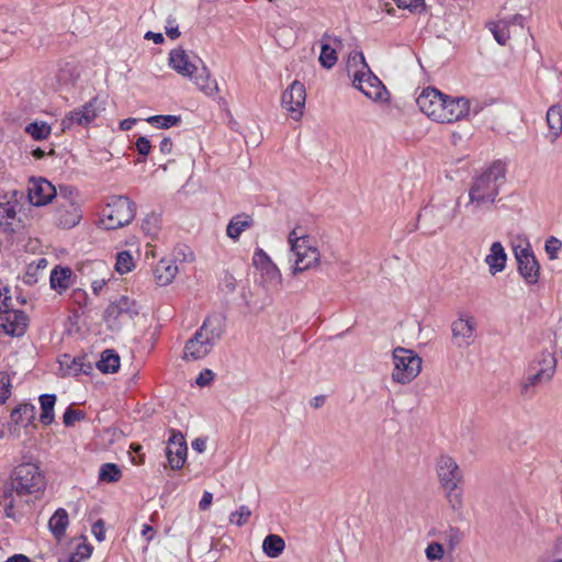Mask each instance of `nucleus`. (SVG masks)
I'll return each instance as SVG.
<instances>
[{
  "mask_svg": "<svg viewBox=\"0 0 562 562\" xmlns=\"http://www.w3.org/2000/svg\"><path fill=\"white\" fill-rule=\"evenodd\" d=\"M135 212L136 205L127 196H112L102 210L100 223L105 229H117L130 224Z\"/></svg>",
  "mask_w": 562,
  "mask_h": 562,
  "instance_id": "6e6552de",
  "label": "nucleus"
},
{
  "mask_svg": "<svg viewBox=\"0 0 562 562\" xmlns=\"http://www.w3.org/2000/svg\"><path fill=\"white\" fill-rule=\"evenodd\" d=\"M484 261L488 267L491 276H496L505 270L507 265V254L501 241L492 243Z\"/></svg>",
  "mask_w": 562,
  "mask_h": 562,
  "instance_id": "b1692460",
  "label": "nucleus"
},
{
  "mask_svg": "<svg viewBox=\"0 0 562 562\" xmlns=\"http://www.w3.org/2000/svg\"><path fill=\"white\" fill-rule=\"evenodd\" d=\"M135 267L134 258L130 251H120L116 255L115 270L120 274L132 271Z\"/></svg>",
  "mask_w": 562,
  "mask_h": 562,
  "instance_id": "79ce46f5",
  "label": "nucleus"
},
{
  "mask_svg": "<svg viewBox=\"0 0 562 562\" xmlns=\"http://www.w3.org/2000/svg\"><path fill=\"white\" fill-rule=\"evenodd\" d=\"M562 248V243L560 239L555 237H550L546 240L544 250L548 254L550 260H554L558 258V254Z\"/></svg>",
  "mask_w": 562,
  "mask_h": 562,
  "instance_id": "3c124183",
  "label": "nucleus"
},
{
  "mask_svg": "<svg viewBox=\"0 0 562 562\" xmlns=\"http://www.w3.org/2000/svg\"><path fill=\"white\" fill-rule=\"evenodd\" d=\"M252 263L260 272L261 282L266 286H278L281 284V272L263 249L257 248L255 250Z\"/></svg>",
  "mask_w": 562,
  "mask_h": 562,
  "instance_id": "2eb2a0df",
  "label": "nucleus"
},
{
  "mask_svg": "<svg viewBox=\"0 0 562 562\" xmlns=\"http://www.w3.org/2000/svg\"><path fill=\"white\" fill-rule=\"evenodd\" d=\"M36 416V408L32 404H21L11 413V419L14 424L26 427Z\"/></svg>",
  "mask_w": 562,
  "mask_h": 562,
  "instance_id": "72a5a7b5",
  "label": "nucleus"
},
{
  "mask_svg": "<svg viewBox=\"0 0 562 562\" xmlns=\"http://www.w3.org/2000/svg\"><path fill=\"white\" fill-rule=\"evenodd\" d=\"M57 196L56 188L44 178H31L27 186V198L32 205L44 206Z\"/></svg>",
  "mask_w": 562,
  "mask_h": 562,
  "instance_id": "dca6fc26",
  "label": "nucleus"
},
{
  "mask_svg": "<svg viewBox=\"0 0 562 562\" xmlns=\"http://www.w3.org/2000/svg\"><path fill=\"white\" fill-rule=\"evenodd\" d=\"M436 471L441 488L459 486L462 474L454 459H439Z\"/></svg>",
  "mask_w": 562,
  "mask_h": 562,
  "instance_id": "6ab92c4d",
  "label": "nucleus"
},
{
  "mask_svg": "<svg viewBox=\"0 0 562 562\" xmlns=\"http://www.w3.org/2000/svg\"><path fill=\"white\" fill-rule=\"evenodd\" d=\"M505 175L502 168L492 166L473 180L469 190L467 207L471 213L490 210L504 183Z\"/></svg>",
  "mask_w": 562,
  "mask_h": 562,
  "instance_id": "7ed1b4c3",
  "label": "nucleus"
},
{
  "mask_svg": "<svg viewBox=\"0 0 562 562\" xmlns=\"http://www.w3.org/2000/svg\"><path fill=\"white\" fill-rule=\"evenodd\" d=\"M91 554V547L89 544L82 543L78 546L76 555H80V559H86Z\"/></svg>",
  "mask_w": 562,
  "mask_h": 562,
  "instance_id": "69168bd1",
  "label": "nucleus"
},
{
  "mask_svg": "<svg viewBox=\"0 0 562 562\" xmlns=\"http://www.w3.org/2000/svg\"><path fill=\"white\" fill-rule=\"evenodd\" d=\"M224 318L214 314L207 316L201 327L184 346L186 360H200L206 357L224 333Z\"/></svg>",
  "mask_w": 562,
  "mask_h": 562,
  "instance_id": "39448f33",
  "label": "nucleus"
},
{
  "mask_svg": "<svg viewBox=\"0 0 562 562\" xmlns=\"http://www.w3.org/2000/svg\"><path fill=\"white\" fill-rule=\"evenodd\" d=\"M288 241L290 245L291 254L293 256L294 274L316 268L318 266L321 254L310 236L303 234L301 229L294 228L289 234Z\"/></svg>",
  "mask_w": 562,
  "mask_h": 562,
  "instance_id": "423d86ee",
  "label": "nucleus"
},
{
  "mask_svg": "<svg viewBox=\"0 0 562 562\" xmlns=\"http://www.w3.org/2000/svg\"><path fill=\"white\" fill-rule=\"evenodd\" d=\"M11 394V382L8 375L0 373V404H3Z\"/></svg>",
  "mask_w": 562,
  "mask_h": 562,
  "instance_id": "603ef678",
  "label": "nucleus"
},
{
  "mask_svg": "<svg viewBox=\"0 0 562 562\" xmlns=\"http://www.w3.org/2000/svg\"><path fill=\"white\" fill-rule=\"evenodd\" d=\"M139 313V305L134 299L121 296L112 302L104 313V319L111 329H119L132 322Z\"/></svg>",
  "mask_w": 562,
  "mask_h": 562,
  "instance_id": "f8f14e48",
  "label": "nucleus"
},
{
  "mask_svg": "<svg viewBox=\"0 0 562 562\" xmlns=\"http://www.w3.org/2000/svg\"><path fill=\"white\" fill-rule=\"evenodd\" d=\"M165 31H166V34L172 40H176L180 36L179 26H178L177 20L175 18L169 16L167 19Z\"/></svg>",
  "mask_w": 562,
  "mask_h": 562,
  "instance_id": "5fc2aeb1",
  "label": "nucleus"
},
{
  "mask_svg": "<svg viewBox=\"0 0 562 562\" xmlns=\"http://www.w3.org/2000/svg\"><path fill=\"white\" fill-rule=\"evenodd\" d=\"M104 110V106L97 97L89 100L83 105L68 112L61 120V130H70L74 126H88Z\"/></svg>",
  "mask_w": 562,
  "mask_h": 562,
  "instance_id": "ddd939ff",
  "label": "nucleus"
},
{
  "mask_svg": "<svg viewBox=\"0 0 562 562\" xmlns=\"http://www.w3.org/2000/svg\"><path fill=\"white\" fill-rule=\"evenodd\" d=\"M442 490L445 493V498L451 510L454 513H459V510L462 508V493L459 490V486Z\"/></svg>",
  "mask_w": 562,
  "mask_h": 562,
  "instance_id": "37998d69",
  "label": "nucleus"
},
{
  "mask_svg": "<svg viewBox=\"0 0 562 562\" xmlns=\"http://www.w3.org/2000/svg\"><path fill=\"white\" fill-rule=\"evenodd\" d=\"M60 370L64 375L76 376L79 374H89L92 370V366L87 361L86 357H71L64 355L59 359Z\"/></svg>",
  "mask_w": 562,
  "mask_h": 562,
  "instance_id": "393cba45",
  "label": "nucleus"
},
{
  "mask_svg": "<svg viewBox=\"0 0 562 562\" xmlns=\"http://www.w3.org/2000/svg\"><path fill=\"white\" fill-rule=\"evenodd\" d=\"M0 326L11 336H22L27 327V316L19 310L0 313Z\"/></svg>",
  "mask_w": 562,
  "mask_h": 562,
  "instance_id": "aec40b11",
  "label": "nucleus"
},
{
  "mask_svg": "<svg viewBox=\"0 0 562 562\" xmlns=\"http://www.w3.org/2000/svg\"><path fill=\"white\" fill-rule=\"evenodd\" d=\"M306 91L302 82L294 80L282 93L281 104L291 117L300 121L305 106Z\"/></svg>",
  "mask_w": 562,
  "mask_h": 562,
  "instance_id": "4468645a",
  "label": "nucleus"
},
{
  "mask_svg": "<svg viewBox=\"0 0 562 562\" xmlns=\"http://www.w3.org/2000/svg\"><path fill=\"white\" fill-rule=\"evenodd\" d=\"M95 364L103 373H114L120 368V357L113 350L106 349L101 353L100 360Z\"/></svg>",
  "mask_w": 562,
  "mask_h": 562,
  "instance_id": "c9c22d12",
  "label": "nucleus"
},
{
  "mask_svg": "<svg viewBox=\"0 0 562 562\" xmlns=\"http://www.w3.org/2000/svg\"><path fill=\"white\" fill-rule=\"evenodd\" d=\"M203 64L200 58L189 54L183 48L178 47L169 53V66L179 75L188 78H193L198 71L199 65Z\"/></svg>",
  "mask_w": 562,
  "mask_h": 562,
  "instance_id": "a211bd4d",
  "label": "nucleus"
},
{
  "mask_svg": "<svg viewBox=\"0 0 562 562\" xmlns=\"http://www.w3.org/2000/svg\"><path fill=\"white\" fill-rule=\"evenodd\" d=\"M400 9H407L411 12H422L425 10V0H394Z\"/></svg>",
  "mask_w": 562,
  "mask_h": 562,
  "instance_id": "8fccbe9b",
  "label": "nucleus"
},
{
  "mask_svg": "<svg viewBox=\"0 0 562 562\" xmlns=\"http://www.w3.org/2000/svg\"><path fill=\"white\" fill-rule=\"evenodd\" d=\"M391 380L398 385H408L422 372L423 359L412 349L396 347L392 351Z\"/></svg>",
  "mask_w": 562,
  "mask_h": 562,
  "instance_id": "0eeeda50",
  "label": "nucleus"
},
{
  "mask_svg": "<svg viewBox=\"0 0 562 562\" xmlns=\"http://www.w3.org/2000/svg\"><path fill=\"white\" fill-rule=\"evenodd\" d=\"M457 207L458 204L448 203L426 206L418 215V223L428 234H435L454 221Z\"/></svg>",
  "mask_w": 562,
  "mask_h": 562,
  "instance_id": "9b49d317",
  "label": "nucleus"
},
{
  "mask_svg": "<svg viewBox=\"0 0 562 562\" xmlns=\"http://www.w3.org/2000/svg\"><path fill=\"white\" fill-rule=\"evenodd\" d=\"M146 121L157 128H169L177 125L181 119L177 115H153L147 117Z\"/></svg>",
  "mask_w": 562,
  "mask_h": 562,
  "instance_id": "c03bdc74",
  "label": "nucleus"
},
{
  "mask_svg": "<svg viewBox=\"0 0 562 562\" xmlns=\"http://www.w3.org/2000/svg\"><path fill=\"white\" fill-rule=\"evenodd\" d=\"M188 446L183 435L171 431L166 447V457H187Z\"/></svg>",
  "mask_w": 562,
  "mask_h": 562,
  "instance_id": "2f4dec72",
  "label": "nucleus"
},
{
  "mask_svg": "<svg viewBox=\"0 0 562 562\" xmlns=\"http://www.w3.org/2000/svg\"><path fill=\"white\" fill-rule=\"evenodd\" d=\"M16 201H0V231L14 233L20 228L21 220L16 213Z\"/></svg>",
  "mask_w": 562,
  "mask_h": 562,
  "instance_id": "5701e85b",
  "label": "nucleus"
},
{
  "mask_svg": "<svg viewBox=\"0 0 562 562\" xmlns=\"http://www.w3.org/2000/svg\"><path fill=\"white\" fill-rule=\"evenodd\" d=\"M285 549V542L279 535H268L262 541L263 553L271 558H279Z\"/></svg>",
  "mask_w": 562,
  "mask_h": 562,
  "instance_id": "f704fd0d",
  "label": "nucleus"
},
{
  "mask_svg": "<svg viewBox=\"0 0 562 562\" xmlns=\"http://www.w3.org/2000/svg\"><path fill=\"white\" fill-rule=\"evenodd\" d=\"M513 252L517 261V269L525 283L535 285L539 281L540 265L533 254L528 239L520 238L513 245Z\"/></svg>",
  "mask_w": 562,
  "mask_h": 562,
  "instance_id": "9d476101",
  "label": "nucleus"
},
{
  "mask_svg": "<svg viewBox=\"0 0 562 562\" xmlns=\"http://www.w3.org/2000/svg\"><path fill=\"white\" fill-rule=\"evenodd\" d=\"M252 225L251 216L243 213L235 215L226 227V234L233 240H237L239 236Z\"/></svg>",
  "mask_w": 562,
  "mask_h": 562,
  "instance_id": "7c9ffc66",
  "label": "nucleus"
},
{
  "mask_svg": "<svg viewBox=\"0 0 562 562\" xmlns=\"http://www.w3.org/2000/svg\"><path fill=\"white\" fill-rule=\"evenodd\" d=\"M10 482L11 490H5L3 493L7 499L4 507L8 516H10L9 510L14 506L13 491L19 496H23L42 493L46 486L44 474L33 462H23L15 467L11 473Z\"/></svg>",
  "mask_w": 562,
  "mask_h": 562,
  "instance_id": "20e7f679",
  "label": "nucleus"
},
{
  "mask_svg": "<svg viewBox=\"0 0 562 562\" xmlns=\"http://www.w3.org/2000/svg\"><path fill=\"white\" fill-rule=\"evenodd\" d=\"M159 149L162 154L168 155L172 150V142L169 137H165L159 145Z\"/></svg>",
  "mask_w": 562,
  "mask_h": 562,
  "instance_id": "0e129e2a",
  "label": "nucleus"
},
{
  "mask_svg": "<svg viewBox=\"0 0 562 562\" xmlns=\"http://www.w3.org/2000/svg\"><path fill=\"white\" fill-rule=\"evenodd\" d=\"M547 138L554 143L562 134V104H553L547 111Z\"/></svg>",
  "mask_w": 562,
  "mask_h": 562,
  "instance_id": "cd10ccee",
  "label": "nucleus"
},
{
  "mask_svg": "<svg viewBox=\"0 0 562 562\" xmlns=\"http://www.w3.org/2000/svg\"><path fill=\"white\" fill-rule=\"evenodd\" d=\"M548 381L542 379L537 372H532L528 369V374L525 376L519 385L521 396L530 398L536 394L537 387L547 383Z\"/></svg>",
  "mask_w": 562,
  "mask_h": 562,
  "instance_id": "473e14b6",
  "label": "nucleus"
},
{
  "mask_svg": "<svg viewBox=\"0 0 562 562\" xmlns=\"http://www.w3.org/2000/svg\"><path fill=\"white\" fill-rule=\"evenodd\" d=\"M72 274L70 268L56 266L50 272V288L59 294L64 293L71 285Z\"/></svg>",
  "mask_w": 562,
  "mask_h": 562,
  "instance_id": "c85d7f7f",
  "label": "nucleus"
},
{
  "mask_svg": "<svg viewBox=\"0 0 562 562\" xmlns=\"http://www.w3.org/2000/svg\"><path fill=\"white\" fill-rule=\"evenodd\" d=\"M212 501H213V495H212V493H210V492L205 491V492L203 493V496H202V498H201L200 503H199V507H200V509H201V510H206V509L211 506Z\"/></svg>",
  "mask_w": 562,
  "mask_h": 562,
  "instance_id": "680f3d73",
  "label": "nucleus"
},
{
  "mask_svg": "<svg viewBox=\"0 0 562 562\" xmlns=\"http://www.w3.org/2000/svg\"><path fill=\"white\" fill-rule=\"evenodd\" d=\"M122 476L121 469L115 463H104L99 471V480L104 483L117 482Z\"/></svg>",
  "mask_w": 562,
  "mask_h": 562,
  "instance_id": "ea45409f",
  "label": "nucleus"
},
{
  "mask_svg": "<svg viewBox=\"0 0 562 562\" xmlns=\"http://www.w3.org/2000/svg\"><path fill=\"white\" fill-rule=\"evenodd\" d=\"M168 461L164 463V468H170L171 470H180L184 467L186 459H167Z\"/></svg>",
  "mask_w": 562,
  "mask_h": 562,
  "instance_id": "052dcab7",
  "label": "nucleus"
},
{
  "mask_svg": "<svg viewBox=\"0 0 562 562\" xmlns=\"http://www.w3.org/2000/svg\"><path fill=\"white\" fill-rule=\"evenodd\" d=\"M205 448H206V439L205 438H196L195 440L192 441V449L196 453L205 452Z\"/></svg>",
  "mask_w": 562,
  "mask_h": 562,
  "instance_id": "e2e57ef3",
  "label": "nucleus"
},
{
  "mask_svg": "<svg viewBox=\"0 0 562 562\" xmlns=\"http://www.w3.org/2000/svg\"><path fill=\"white\" fill-rule=\"evenodd\" d=\"M8 293L9 291L5 288L3 292L0 290V313L12 310V299Z\"/></svg>",
  "mask_w": 562,
  "mask_h": 562,
  "instance_id": "13d9d810",
  "label": "nucleus"
},
{
  "mask_svg": "<svg viewBox=\"0 0 562 562\" xmlns=\"http://www.w3.org/2000/svg\"><path fill=\"white\" fill-rule=\"evenodd\" d=\"M4 562H32L25 554L16 553L8 558Z\"/></svg>",
  "mask_w": 562,
  "mask_h": 562,
  "instance_id": "338daca9",
  "label": "nucleus"
},
{
  "mask_svg": "<svg viewBox=\"0 0 562 562\" xmlns=\"http://www.w3.org/2000/svg\"><path fill=\"white\" fill-rule=\"evenodd\" d=\"M198 89L207 97H214L218 92L217 81L212 78L210 70L202 64L198 71L190 78Z\"/></svg>",
  "mask_w": 562,
  "mask_h": 562,
  "instance_id": "bb28decb",
  "label": "nucleus"
},
{
  "mask_svg": "<svg viewBox=\"0 0 562 562\" xmlns=\"http://www.w3.org/2000/svg\"><path fill=\"white\" fill-rule=\"evenodd\" d=\"M475 329V318L468 313H460L451 324L452 337L457 346H470L474 339Z\"/></svg>",
  "mask_w": 562,
  "mask_h": 562,
  "instance_id": "f3484780",
  "label": "nucleus"
},
{
  "mask_svg": "<svg viewBox=\"0 0 562 562\" xmlns=\"http://www.w3.org/2000/svg\"><path fill=\"white\" fill-rule=\"evenodd\" d=\"M446 552L445 546L438 541H431L425 548L426 559L430 562L442 560Z\"/></svg>",
  "mask_w": 562,
  "mask_h": 562,
  "instance_id": "49530a36",
  "label": "nucleus"
},
{
  "mask_svg": "<svg viewBox=\"0 0 562 562\" xmlns=\"http://www.w3.org/2000/svg\"><path fill=\"white\" fill-rule=\"evenodd\" d=\"M214 376H215V374L212 370L204 369L200 372V374L195 379V384L199 385L200 387L207 386L214 380Z\"/></svg>",
  "mask_w": 562,
  "mask_h": 562,
  "instance_id": "864d4df0",
  "label": "nucleus"
},
{
  "mask_svg": "<svg viewBox=\"0 0 562 562\" xmlns=\"http://www.w3.org/2000/svg\"><path fill=\"white\" fill-rule=\"evenodd\" d=\"M347 70L352 78V86L374 102H386L389 91L383 82L371 71L363 54L353 50L349 54Z\"/></svg>",
  "mask_w": 562,
  "mask_h": 562,
  "instance_id": "f03ea898",
  "label": "nucleus"
},
{
  "mask_svg": "<svg viewBox=\"0 0 562 562\" xmlns=\"http://www.w3.org/2000/svg\"><path fill=\"white\" fill-rule=\"evenodd\" d=\"M80 418H82L81 412L71 408H68L63 416V420L66 426H72Z\"/></svg>",
  "mask_w": 562,
  "mask_h": 562,
  "instance_id": "4d7b16f0",
  "label": "nucleus"
},
{
  "mask_svg": "<svg viewBox=\"0 0 562 562\" xmlns=\"http://www.w3.org/2000/svg\"><path fill=\"white\" fill-rule=\"evenodd\" d=\"M55 78L59 87L72 83L75 80L74 67L68 63L59 65Z\"/></svg>",
  "mask_w": 562,
  "mask_h": 562,
  "instance_id": "a19ab883",
  "label": "nucleus"
},
{
  "mask_svg": "<svg viewBox=\"0 0 562 562\" xmlns=\"http://www.w3.org/2000/svg\"><path fill=\"white\" fill-rule=\"evenodd\" d=\"M250 516V508L248 506L243 505L238 507L235 512L231 513L229 522L235 526L241 527L249 521Z\"/></svg>",
  "mask_w": 562,
  "mask_h": 562,
  "instance_id": "09e8293b",
  "label": "nucleus"
},
{
  "mask_svg": "<svg viewBox=\"0 0 562 562\" xmlns=\"http://www.w3.org/2000/svg\"><path fill=\"white\" fill-rule=\"evenodd\" d=\"M49 529L56 537H61L68 526V514L65 509L59 508L49 519Z\"/></svg>",
  "mask_w": 562,
  "mask_h": 562,
  "instance_id": "4c0bfd02",
  "label": "nucleus"
},
{
  "mask_svg": "<svg viewBox=\"0 0 562 562\" xmlns=\"http://www.w3.org/2000/svg\"><path fill=\"white\" fill-rule=\"evenodd\" d=\"M77 196L78 193L74 188H60L55 211V223L59 227L72 228L81 221V206Z\"/></svg>",
  "mask_w": 562,
  "mask_h": 562,
  "instance_id": "1a4fd4ad",
  "label": "nucleus"
},
{
  "mask_svg": "<svg viewBox=\"0 0 562 562\" xmlns=\"http://www.w3.org/2000/svg\"><path fill=\"white\" fill-rule=\"evenodd\" d=\"M326 397L324 395H317L313 397L310 402L313 408H319L324 405Z\"/></svg>",
  "mask_w": 562,
  "mask_h": 562,
  "instance_id": "774afa93",
  "label": "nucleus"
},
{
  "mask_svg": "<svg viewBox=\"0 0 562 562\" xmlns=\"http://www.w3.org/2000/svg\"><path fill=\"white\" fill-rule=\"evenodd\" d=\"M92 535L95 537V539L101 542L105 539V528L102 520H98L92 525L91 528Z\"/></svg>",
  "mask_w": 562,
  "mask_h": 562,
  "instance_id": "bf43d9fd",
  "label": "nucleus"
},
{
  "mask_svg": "<svg viewBox=\"0 0 562 562\" xmlns=\"http://www.w3.org/2000/svg\"><path fill=\"white\" fill-rule=\"evenodd\" d=\"M416 103L424 114L438 123L460 121L467 117L471 110L469 99L452 98L432 87L424 89Z\"/></svg>",
  "mask_w": 562,
  "mask_h": 562,
  "instance_id": "f257e3e1",
  "label": "nucleus"
},
{
  "mask_svg": "<svg viewBox=\"0 0 562 562\" xmlns=\"http://www.w3.org/2000/svg\"><path fill=\"white\" fill-rule=\"evenodd\" d=\"M25 132L35 140L46 139L50 133L52 127L45 122H33L26 125Z\"/></svg>",
  "mask_w": 562,
  "mask_h": 562,
  "instance_id": "58836bf2",
  "label": "nucleus"
},
{
  "mask_svg": "<svg viewBox=\"0 0 562 562\" xmlns=\"http://www.w3.org/2000/svg\"><path fill=\"white\" fill-rule=\"evenodd\" d=\"M135 147H136L137 153L144 157H146L150 153V149H151L150 142L145 136H140L137 138V140L135 143Z\"/></svg>",
  "mask_w": 562,
  "mask_h": 562,
  "instance_id": "6e6d98bb",
  "label": "nucleus"
},
{
  "mask_svg": "<svg viewBox=\"0 0 562 562\" xmlns=\"http://www.w3.org/2000/svg\"><path fill=\"white\" fill-rule=\"evenodd\" d=\"M461 532L459 529L450 527L443 532V542L445 549L449 552H452L456 550V548L461 542Z\"/></svg>",
  "mask_w": 562,
  "mask_h": 562,
  "instance_id": "a18cd8bd",
  "label": "nucleus"
},
{
  "mask_svg": "<svg viewBox=\"0 0 562 562\" xmlns=\"http://www.w3.org/2000/svg\"><path fill=\"white\" fill-rule=\"evenodd\" d=\"M321 43V55L318 60L324 68L330 69L337 63V49L341 48L342 41L337 36L325 33Z\"/></svg>",
  "mask_w": 562,
  "mask_h": 562,
  "instance_id": "4be33fe9",
  "label": "nucleus"
},
{
  "mask_svg": "<svg viewBox=\"0 0 562 562\" xmlns=\"http://www.w3.org/2000/svg\"><path fill=\"white\" fill-rule=\"evenodd\" d=\"M524 22L525 18L521 14H515L509 19H501L496 22H490L487 26L492 32L495 41L499 45H505L510 37L509 27L518 26L524 29Z\"/></svg>",
  "mask_w": 562,
  "mask_h": 562,
  "instance_id": "412c9836",
  "label": "nucleus"
},
{
  "mask_svg": "<svg viewBox=\"0 0 562 562\" xmlns=\"http://www.w3.org/2000/svg\"><path fill=\"white\" fill-rule=\"evenodd\" d=\"M155 278L159 285H167L172 282L178 273L177 265L167 259H161L155 268Z\"/></svg>",
  "mask_w": 562,
  "mask_h": 562,
  "instance_id": "c756f323",
  "label": "nucleus"
},
{
  "mask_svg": "<svg viewBox=\"0 0 562 562\" xmlns=\"http://www.w3.org/2000/svg\"><path fill=\"white\" fill-rule=\"evenodd\" d=\"M557 368V359L552 352H541L532 362L529 364V370L539 373L542 379L548 382L554 375Z\"/></svg>",
  "mask_w": 562,
  "mask_h": 562,
  "instance_id": "a878e982",
  "label": "nucleus"
},
{
  "mask_svg": "<svg viewBox=\"0 0 562 562\" xmlns=\"http://www.w3.org/2000/svg\"><path fill=\"white\" fill-rule=\"evenodd\" d=\"M93 267L98 271H106V276H103L101 278H98L91 282L92 291L95 295H99L100 292L105 286L106 282L110 280L111 273L108 271V267L104 262L98 261L93 263Z\"/></svg>",
  "mask_w": 562,
  "mask_h": 562,
  "instance_id": "de8ad7c7",
  "label": "nucleus"
},
{
  "mask_svg": "<svg viewBox=\"0 0 562 562\" xmlns=\"http://www.w3.org/2000/svg\"><path fill=\"white\" fill-rule=\"evenodd\" d=\"M56 403V396L54 394H43L40 396L41 404V416L40 420L44 425H50L54 422V406Z\"/></svg>",
  "mask_w": 562,
  "mask_h": 562,
  "instance_id": "e433bc0d",
  "label": "nucleus"
}]
</instances>
